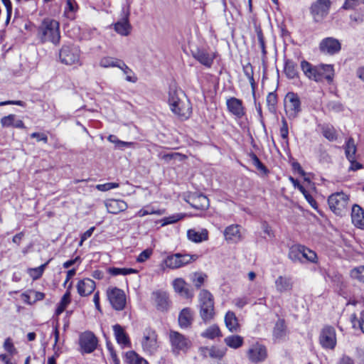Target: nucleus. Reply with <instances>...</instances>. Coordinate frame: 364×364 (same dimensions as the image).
I'll return each mask as SVG.
<instances>
[{
    "label": "nucleus",
    "instance_id": "1",
    "mask_svg": "<svg viewBox=\"0 0 364 364\" xmlns=\"http://www.w3.org/2000/svg\"><path fill=\"white\" fill-rule=\"evenodd\" d=\"M166 102L171 111L181 119H188L192 113L191 103L185 92L175 82L170 83Z\"/></svg>",
    "mask_w": 364,
    "mask_h": 364
},
{
    "label": "nucleus",
    "instance_id": "2",
    "mask_svg": "<svg viewBox=\"0 0 364 364\" xmlns=\"http://www.w3.org/2000/svg\"><path fill=\"white\" fill-rule=\"evenodd\" d=\"M37 36L42 43L50 41L58 45L60 40V23L50 18H45L37 27Z\"/></svg>",
    "mask_w": 364,
    "mask_h": 364
},
{
    "label": "nucleus",
    "instance_id": "3",
    "mask_svg": "<svg viewBox=\"0 0 364 364\" xmlns=\"http://www.w3.org/2000/svg\"><path fill=\"white\" fill-rule=\"evenodd\" d=\"M199 314L204 323L212 321L215 316L214 299L213 294L206 289H202L198 295Z\"/></svg>",
    "mask_w": 364,
    "mask_h": 364
},
{
    "label": "nucleus",
    "instance_id": "4",
    "mask_svg": "<svg viewBox=\"0 0 364 364\" xmlns=\"http://www.w3.org/2000/svg\"><path fill=\"white\" fill-rule=\"evenodd\" d=\"M80 50L78 46L68 43L63 44L59 51V58L62 63L71 65L80 60Z\"/></svg>",
    "mask_w": 364,
    "mask_h": 364
},
{
    "label": "nucleus",
    "instance_id": "5",
    "mask_svg": "<svg viewBox=\"0 0 364 364\" xmlns=\"http://www.w3.org/2000/svg\"><path fill=\"white\" fill-rule=\"evenodd\" d=\"M349 198L343 192L331 194L328 198L330 209L337 215H343L347 210Z\"/></svg>",
    "mask_w": 364,
    "mask_h": 364
},
{
    "label": "nucleus",
    "instance_id": "6",
    "mask_svg": "<svg viewBox=\"0 0 364 364\" xmlns=\"http://www.w3.org/2000/svg\"><path fill=\"white\" fill-rule=\"evenodd\" d=\"M120 18L112 26L114 30L122 36H127L130 34L132 26L129 22L130 6H123L121 11Z\"/></svg>",
    "mask_w": 364,
    "mask_h": 364
},
{
    "label": "nucleus",
    "instance_id": "7",
    "mask_svg": "<svg viewBox=\"0 0 364 364\" xmlns=\"http://www.w3.org/2000/svg\"><path fill=\"white\" fill-rule=\"evenodd\" d=\"M284 109L287 116L289 119L296 118L301 111V105L299 97L297 94L289 92L284 97Z\"/></svg>",
    "mask_w": 364,
    "mask_h": 364
},
{
    "label": "nucleus",
    "instance_id": "8",
    "mask_svg": "<svg viewBox=\"0 0 364 364\" xmlns=\"http://www.w3.org/2000/svg\"><path fill=\"white\" fill-rule=\"evenodd\" d=\"M107 299L112 307L116 311H122L126 307V295L124 291L118 287H110L107 290Z\"/></svg>",
    "mask_w": 364,
    "mask_h": 364
},
{
    "label": "nucleus",
    "instance_id": "9",
    "mask_svg": "<svg viewBox=\"0 0 364 364\" xmlns=\"http://www.w3.org/2000/svg\"><path fill=\"white\" fill-rule=\"evenodd\" d=\"M331 0H316L310 7V13L315 22H321L329 14Z\"/></svg>",
    "mask_w": 364,
    "mask_h": 364
},
{
    "label": "nucleus",
    "instance_id": "10",
    "mask_svg": "<svg viewBox=\"0 0 364 364\" xmlns=\"http://www.w3.org/2000/svg\"><path fill=\"white\" fill-rule=\"evenodd\" d=\"M79 346L82 354L94 352L98 345V338L92 331H87L79 336Z\"/></svg>",
    "mask_w": 364,
    "mask_h": 364
},
{
    "label": "nucleus",
    "instance_id": "11",
    "mask_svg": "<svg viewBox=\"0 0 364 364\" xmlns=\"http://www.w3.org/2000/svg\"><path fill=\"white\" fill-rule=\"evenodd\" d=\"M169 341L174 354H179L181 352L186 353L191 345V341L187 338L173 331H171L169 333Z\"/></svg>",
    "mask_w": 364,
    "mask_h": 364
},
{
    "label": "nucleus",
    "instance_id": "12",
    "mask_svg": "<svg viewBox=\"0 0 364 364\" xmlns=\"http://www.w3.org/2000/svg\"><path fill=\"white\" fill-rule=\"evenodd\" d=\"M198 257L196 255H182L178 253L167 257L164 260V264L166 267L177 269L189 264L192 261L196 260Z\"/></svg>",
    "mask_w": 364,
    "mask_h": 364
},
{
    "label": "nucleus",
    "instance_id": "13",
    "mask_svg": "<svg viewBox=\"0 0 364 364\" xmlns=\"http://www.w3.org/2000/svg\"><path fill=\"white\" fill-rule=\"evenodd\" d=\"M336 333L333 327L330 326H324L320 331L319 343L323 348L333 350L336 346Z\"/></svg>",
    "mask_w": 364,
    "mask_h": 364
},
{
    "label": "nucleus",
    "instance_id": "14",
    "mask_svg": "<svg viewBox=\"0 0 364 364\" xmlns=\"http://www.w3.org/2000/svg\"><path fill=\"white\" fill-rule=\"evenodd\" d=\"M247 356L252 363H261L265 361L268 356L266 346L258 342L252 344L247 351Z\"/></svg>",
    "mask_w": 364,
    "mask_h": 364
},
{
    "label": "nucleus",
    "instance_id": "15",
    "mask_svg": "<svg viewBox=\"0 0 364 364\" xmlns=\"http://www.w3.org/2000/svg\"><path fill=\"white\" fill-rule=\"evenodd\" d=\"M156 331L151 327H146L144 331V337L141 346L145 351L152 353L157 348Z\"/></svg>",
    "mask_w": 364,
    "mask_h": 364
},
{
    "label": "nucleus",
    "instance_id": "16",
    "mask_svg": "<svg viewBox=\"0 0 364 364\" xmlns=\"http://www.w3.org/2000/svg\"><path fill=\"white\" fill-rule=\"evenodd\" d=\"M186 201L196 210H205L210 205L208 198L202 193H190L186 196Z\"/></svg>",
    "mask_w": 364,
    "mask_h": 364
},
{
    "label": "nucleus",
    "instance_id": "17",
    "mask_svg": "<svg viewBox=\"0 0 364 364\" xmlns=\"http://www.w3.org/2000/svg\"><path fill=\"white\" fill-rule=\"evenodd\" d=\"M319 48L323 53L334 55L340 51L341 45L338 40L328 37L321 41Z\"/></svg>",
    "mask_w": 364,
    "mask_h": 364
},
{
    "label": "nucleus",
    "instance_id": "18",
    "mask_svg": "<svg viewBox=\"0 0 364 364\" xmlns=\"http://www.w3.org/2000/svg\"><path fill=\"white\" fill-rule=\"evenodd\" d=\"M226 105L228 111L235 115L237 118H242L245 114V108L242 105V101L236 97H230L227 100Z\"/></svg>",
    "mask_w": 364,
    "mask_h": 364
},
{
    "label": "nucleus",
    "instance_id": "19",
    "mask_svg": "<svg viewBox=\"0 0 364 364\" xmlns=\"http://www.w3.org/2000/svg\"><path fill=\"white\" fill-rule=\"evenodd\" d=\"M115 339L122 348L130 347L131 341L124 328L120 324H115L112 326Z\"/></svg>",
    "mask_w": 364,
    "mask_h": 364
},
{
    "label": "nucleus",
    "instance_id": "20",
    "mask_svg": "<svg viewBox=\"0 0 364 364\" xmlns=\"http://www.w3.org/2000/svg\"><path fill=\"white\" fill-rule=\"evenodd\" d=\"M96 31L95 28H90L87 25L83 26H76L73 28V33L80 41L91 40Z\"/></svg>",
    "mask_w": 364,
    "mask_h": 364
},
{
    "label": "nucleus",
    "instance_id": "21",
    "mask_svg": "<svg viewBox=\"0 0 364 364\" xmlns=\"http://www.w3.org/2000/svg\"><path fill=\"white\" fill-rule=\"evenodd\" d=\"M95 282L89 278L79 280L77 284V293L81 296H87L91 294L95 289Z\"/></svg>",
    "mask_w": 364,
    "mask_h": 364
},
{
    "label": "nucleus",
    "instance_id": "22",
    "mask_svg": "<svg viewBox=\"0 0 364 364\" xmlns=\"http://www.w3.org/2000/svg\"><path fill=\"white\" fill-rule=\"evenodd\" d=\"M173 287L175 291L184 298L190 299L193 296V291L188 288V284L182 278L174 279Z\"/></svg>",
    "mask_w": 364,
    "mask_h": 364
},
{
    "label": "nucleus",
    "instance_id": "23",
    "mask_svg": "<svg viewBox=\"0 0 364 364\" xmlns=\"http://www.w3.org/2000/svg\"><path fill=\"white\" fill-rule=\"evenodd\" d=\"M274 284L276 290L279 293L290 291L294 285L291 277L287 276H279Z\"/></svg>",
    "mask_w": 364,
    "mask_h": 364
},
{
    "label": "nucleus",
    "instance_id": "24",
    "mask_svg": "<svg viewBox=\"0 0 364 364\" xmlns=\"http://www.w3.org/2000/svg\"><path fill=\"white\" fill-rule=\"evenodd\" d=\"M193 311L190 308L183 309L178 315V324L181 328H188L193 321Z\"/></svg>",
    "mask_w": 364,
    "mask_h": 364
},
{
    "label": "nucleus",
    "instance_id": "25",
    "mask_svg": "<svg viewBox=\"0 0 364 364\" xmlns=\"http://www.w3.org/2000/svg\"><path fill=\"white\" fill-rule=\"evenodd\" d=\"M225 323L226 328L231 333H237L240 331L241 326L235 314L232 311H228L225 315Z\"/></svg>",
    "mask_w": 364,
    "mask_h": 364
},
{
    "label": "nucleus",
    "instance_id": "26",
    "mask_svg": "<svg viewBox=\"0 0 364 364\" xmlns=\"http://www.w3.org/2000/svg\"><path fill=\"white\" fill-rule=\"evenodd\" d=\"M192 55L196 60L207 68H210L213 63V56L204 50H193Z\"/></svg>",
    "mask_w": 364,
    "mask_h": 364
},
{
    "label": "nucleus",
    "instance_id": "27",
    "mask_svg": "<svg viewBox=\"0 0 364 364\" xmlns=\"http://www.w3.org/2000/svg\"><path fill=\"white\" fill-rule=\"evenodd\" d=\"M225 240L228 242L237 243L241 240L240 226L231 225L227 227L224 231Z\"/></svg>",
    "mask_w": 364,
    "mask_h": 364
},
{
    "label": "nucleus",
    "instance_id": "28",
    "mask_svg": "<svg viewBox=\"0 0 364 364\" xmlns=\"http://www.w3.org/2000/svg\"><path fill=\"white\" fill-rule=\"evenodd\" d=\"M301 68L304 75L309 79L317 82L318 76L319 75L318 65L314 66L310 63L303 60L301 63Z\"/></svg>",
    "mask_w": 364,
    "mask_h": 364
},
{
    "label": "nucleus",
    "instance_id": "29",
    "mask_svg": "<svg viewBox=\"0 0 364 364\" xmlns=\"http://www.w3.org/2000/svg\"><path fill=\"white\" fill-rule=\"evenodd\" d=\"M351 219L355 226L364 228V210L358 205L352 207Z\"/></svg>",
    "mask_w": 364,
    "mask_h": 364
},
{
    "label": "nucleus",
    "instance_id": "30",
    "mask_svg": "<svg viewBox=\"0 0 364 364\" xmlns=\"http://www.w3.org/2000/svg\"><path fill=\"white\" fill-rule=\"evenodd\" d=\"M273 338L275 341L283 340L287 336V326L283 318H279L273 328Z\"/></svg>",
    "mask_w": 364,
    "mask_h": 364
},
{
    "label": "nucleus",
    "instance_id": "31",
    "mask_svg": "<svg viewBox=\"0 0 364 364\" xmlns=\"http://www.w3.org/2000/svg\"><path fill=\"white\" fill-rule=\"evenodd\" d=\"M187 237L189 240L198 243L208 239V232L206 229H202L200 231L190 229L187 231Z\"/></svg>",
    "mask_w": 364,
    "mask_h": 364
},
{
    "label": "nucleus",
    "instance_id": "32",
    "mask_svg": "<svg viewBox=\"0 0 364 364\" xmlns=\"http://www.w3.org/2000/svg\"><path fill=\"white\" fill-rule=\"evenodd\" d=\"M319 75L317 82H323L324 80L328 82H332L333 77V68L331 65H318Z\"/></svg>",
    "mask_w": 364,
    "mask_h": 364
},
{
    "label": "nucleus",
    "instance_id": "33",
    "mask_svg": "<svg viewBox=\"0 0 364 364\" xmlns=\"http://www.w3.org/2000/svg\"><path fill=\"white\" fill-rule=\"evenodd\" d=\"M124 362L127 364H149L144 358L134 350H129L124 353Z\"/></svg>",
    "mask_w": 364,
    "mask_h": 364
},
{
    "label": "nucleus",
    "instance_id": "34",
    "mask_svg": "<svg viewBox=\"0 0 364 364\" xmlns=\"http://www.w3.org/2000/svg\"><path fill=\"white\" fill-rule=\"evenodd\" d=\"M79 6L75 0H66L64 15L70 20L75 18V13L78 11Z\"/></svg>",
    "mask_w": 364,
    "mask_h": 364
},
{
    "label": "nucleus",
    "instance_id": "35",
    "mask_svg": "<svg viewBox=\"0 0 364 364\" xmlns=\"http://www.w3.org/2000/svg\"><path fill=\"white\" fill-rule=\"evenodd\" d=\"M51 260H52L51 258L49 259L46 262H45L44 264H42L41 265H40L38 267L28 268L27 273L30 275V277L33 280H37V279H40L42 277V275L43 274V272H44L46 268L48 267V264L50 263V262Z\"/></svg>",
    "mask_w": 364,
    "mask_h": 364
},
{
    "label": "nucleus",
    "instance_id": "36",
    "mask_svg": "<svg viewBox=\"0 0 364 364\" xmlns=\"http://www.w3.org/2000/svg\"><path fill=\"white\" fill-rule=\"evenodd\" d=\"M107 272L112 276H118V275H129L132 274H137L138 270L136 269L131 268V267H112L107 269Z\"/></svg>",
    "mask_w": 364,
    "mask_h": 364
},
{
    "label": "nucleus",
    "instance_id": "37",
    "mask_svg": "<svg viewBox=\"0 0 364 364\" xmlns=\"http://www.w3.org/2000/svg\"><path fill=\"white\" fill-rule=\"evenodd\" d=\"M225 343L230 348L237 349L244 343V338L239 335H232L227 336L224 339Z\"/></svg>",
    "mask_w": 364,
    "mask_h": 364
},
{
    "label": "nucleus",
    "instance_id": "38",
    "mask_svg": "<svg viewBox=\"0 0 364 364\" xmlns=\"http://www.w3.org/2000/svg\"><path fill=\"white\" fill-rule=\"evenodd\" d=\"M301 264L304 261L310 262L312 263L317 262V255L313 250L306 247L304 245H301Z\"/></svg>",
    "mask_w": 364,
    "mask_h": 364
},
{
    "label": "nucleus",
    "instance_id": "39",
    "mask_svg": "<svg viewBox=\"0 0 364 364\" xmlns=\"http://www.w3.org/2000/svg\"><path fill=\"white\" fill-rule=\"evenodd\" d=\"M108 212L112 214H117L119 212L124 210L127 205L123 200H113L109 204H106Z\"/></svg>",
    "mask_w": 364,
    "mask_h": 364
},
{
    "label": "nucleus",
    "instance_id": "40",
    "mask_svg": "<svg viewBox=\"0 0 364 364\" xmlns=\"http://www.w3.org/2000/svg\"><path fill=\"white\" fill-rule=\"evenodd\" d=\"M284 73L289 79H294L297 76L296 63L292 60L286 59L284 63Z\"/></svg>",
    "mask_w": 364,
    "mask_h": 364
},
{
    "label": "nucleus",
    "instance_id": "41",
    "mask_svg": "<svg viewBox=\"0 0 364 364\" xmlns=\"http://www.w3.org/2000/svg\"><path fill=\"white\" fill-rule=\"evenodd\" d=\"M71 302V297L69 296L68 292H65V294L61 297L60 301L58 303L55 311V315L59 316L67 308V306L70 304Z\"/></svg>",
    "mask_w": 364,
    "mask_h": 364
},
{
    "label": "nucleus",
    "instance_id": "42",
    "mask_svg": "<svg viewBox=\"0 0 364 364\" xmlns=\"http://www.w3.org/2000/svg\"><path fill=\"white\" fill-rule=\"evenodd\" d=\"M201 336L208 339H214L222 336L221 331L217 325H212L201 333Z\"/></svg>",
    "mask_w": 364,
    "mask_h": 364
},
{
    "label": "nucleus",
    "instance_id": "43",
    "mask_svg": "<svg viewBox=\"0 0 364 364\" xmlns=\"http://www.w3.org/2000/svg\"><path fill=\"white\" fill-rule=\"evenodd\" d=\"M205 350L208 353L210 357L221 359L225 355L227 348L225 347L212 346L210 348H205Z\"/></svg>",
    "mask_w": 364,
    "mask_h": 364
},
{
    "label": "nucleus",
    "instance_id": "44",
    "mask_svg": "<svg viewBox=\"0 0 364 364\" xmlns=\"http://www.w3.org/2000/svg\"><path fill=\"white\" fill-rule=\"evenodd\" d=\"M301 245L292 246L289 251L288 257L294 263L301 264Z\"/></svg>",
    "mask_w": 364,
    "mask_h": 364
},
{
    "label": "nucleus",
    "instance_id": "45",
    "mask_svg": "<svg viewBox=\"0 0 364 364\" xmlns=\"http://www.w3.org/2000/svg\"><path fill=\"white\" fill-rule=\"evenodd\" d=\"M345 153L348 161H353L356 153V146L353 139L350 138L346 144Z\"/></svg>",
    "mask_w": 364,
    "mask_h": 364
},
{
    "label": "nucleus",
    "instance_id": "46",
    "mask_svg": "<svg viewBox=\"0 0 364 364\" xmlns=\"http://www.w3.org/2000/svg\"><path fill=\"white\" fill-rule=\"evenodd\" d=\"M120 67H119V69H121L123 73L127 75L126 76V80L130 82H136L138 80L136 75L134 73L132 69H130L124 61L122 63H119Z\"/></svg>",
    "mask_w": 364,
    "mask_h": 364
},
{
    "label": "nucleus",
    "instance_id": "47",
    "mask_svg": "<svg viewBox=\"0 0 364 364\" xmlns=\"http://www.w3.org/2000/svg\"><path fill=\"white\" fill-rule=\"evenodd\" d=\"M123 60L120 59H117L112 57H105L101 59L100 65L103 68H109V67H120L119 63H122Z\"/></svg>",
    "mask_w": 364,
    "mask_h": 364
},
{
    "label": "nucleus",
    "instance_id": "48",
    "mask_svg": "<svg viewBox=\"0 0 364 364\" xmlns=\"http://www.w3.org/2000/svg\"><path fill=\"white\" fill-rule=\"evenodd\" d=\"M267 105L271 113H275L277 110V95L275 92H269L267 96Z\"/></svg>",
    "mask_w": 364,
    "mask_h": 364
},
{
    "label": "nucleus",
    "instance_id": "49",
    "mask_svg": "<svg viewBox=\"0 0 364 364\" xmlns=\"http://www.w3.org/2000/svg\"><path fill=\"white\" fill-rule=\"evenodd\" d=\"M206 278L207 275L203 272H195L191 275V281L197 289L200 288Z\"/></svg>",
    "mask_w": 364,
    "mask_h": 364
},
{
    "label": "nucleus",
    "instance_id": "50",
    "mask_svg": "<svg viewBox=\"0 0 364 364\" xmlns=\"http://www.w3.org/2000/svg\"><path fill=\"white\" fill-rule=\"evenodd\" d=\"M184 216V214L177 213L170 215L168 217H165L161 219V226H165L169 224L175 223L178 220H181Z\"/></svg>",
    "mask_w": 364,
    "mask_h": 364
},
{
    "label": "nucleus",
    "instance_id": "51",
    "mask_svg": "<svg viewBox=\"0 0 364 364\" xmlns=\"http://www.w3.org/2000/svg\"><path fill=\"white\" fill-rule=\"evenodd\" d=\"M350 275L353 279L364 283V265L353 268Z\"/></svg>",
    "mask_w": 364,
    "mask_h": 364
},
{
    "label": "nucleus",
    "instance_id": "52",
    "mask_svg": "<svg viewBox=\"0 0 364 364\" xmlns=\"http://www.w3.org/2000/svg\"><path fill=\"white\" fill-rule=\"evenodd\" d=\"M250 158L252 159V164L255 166H256V168L259 170L260 171H262L263 173L264 174H267V173L269 172L268 169L267 168V167L261 162V161L259 160V159L257 157V156L254 154V153H252L250 154Z\"/></svg>",
    "mask_w": 364,
    "mask_h": 364
},
{
    "label": "nucleus",
    "instance_id": "53",
    "mask_svg": "<svg viewBox=\"0 0 364 364\" xmlns=\"http://www.w3.org/2000/svg\"><path fill=\"white\" fill-rule=\"evenodd\" d=\"M171 306L168 295L166 292H161V311H168Z\"/></svg>",
    "mask_w": 364,
    "mask_h": 364
},
{
    "label": "nucleus",
    "instance_id": "54",
    "mask_svg": "<svg viewBox=\"0 0 364 364\" xmlns=\"http://www.w3.org/2000/svg\"><path fill=\"white\" fill-rule=\"evenodd\" d=\"M323 135L330 141L336 139V134L334 129L328 125L322 127Z\"/></svg>",
    "mask_w": 364,
    "mask_h": 364
},
{
    "label": "nucleus",
    "instance_id": "55",
    "mask_svg": "<svg viewBox=\"0 0 364 364\" xmlns=\"http://www.w3.org/2000/svg\"><path fill=\"white\" fill-rule=\"evenodd\" d=\"M3 347L4 350L9 353L10 355H16L18 353L17 349L15 348L11 338H6Z\"/></svg>",
    "mask_w": 364,
    "mask_h": 364
},
{
    "label": "nucleus",
    "instance_id": "56",
    "mask_svg": "<svg viewBox=\"0 0 364 364\" xmlns=\"http://www.w3.org/2000/svg\"><path fill=\"white\" fill-rule=\"evenodd\" d=\"M256 32H257V40H258L260 48L262 50V59L264 60V58H266V55H267V50H266V47H265L264 36H263L262 30L259 28L257 29Z\"/></svg>",
    "mask_w": 364,
    "mask_h": 364
},
{
    "label": "nucleus",
    "instance_id": "57",
    "mask_svg": "<svg viewBox=\"0 0 364 364\" xmlns=\"http://www.w3.org/2000/svg\"><path fill=\"white\" fill-rule=\"evenodd\" d=\"M16 117V116L13 114L3 117L0 120L1 126L3 127H12Z\"/></svg>",
    "mask_w": 364,
    "mask_h": 364
},
{
    "label": "nucleus",
    "instance_id": "58",
    "mask_svg": "<svg viewBox=\"0 0 364 364\" xmlns=\"http://www.w3.org/2000/svg\"><path fill=\"white\" fill-rule=\"evenodd\" d=\"M119 186V183L116 182H108L103 184H97L96 188L100 191H107L113 188H118Z\"/></svg>",
    "mask_w": 364,
    "mask_h": 364
},
{
    "label": "nucleus",
    "instance_id": "59",
    "mask_svg": "<svg viewBox=\"0 0 364 364\" xmlns=\"http://www.w3.org/2000/svg\"><path fill=\"white\" fill-rule=\"evenodd\" d=\"M152 254V250L151 249H145L143 250L136 257V262L139 263L144 262L146 259H148Z\"/></svg>",
    "mask_w": 364,
    "mask_h": 364
},
{
    "label": "nucleus",
    "instance_id": "60",
    "mask_svg": "<svg viewBox=\"0 0 364 364\" xmlns=\"http://www.w3.org/2000/svg\"><path fill=\"white\" fill-rule=\"evenodd\" d=\"M280 135L283 139L287 140L289 135L288 124L287 120L283 117L282 119V127L280 128Z\"/></svg>",
    "mask_w": 364,
    "mask_h": 364
},
{
    "label": "nucleus",
    "instance_id": "61",
    "mask_svg": "<svg viewBox=\"0 0 364 364\" xmlns=\"http://www.w3.org/2000/svg\"><path fill=\"white\" fill-rule=\"evenodd\" d=\"M134 145H135L134 142H132V141L129 142V141H124L119 140L117 142V144L114 146V149H119L121 151H124L126 149L134 147Z\"/></svg>",
    "mask_w": 364,
    "mask_h": 364
},
{
    "label": "nucleus",
    "instance_id": "62",
    "mask_svg": "<svg viewBox=\"0 0 364 364\" xmlns=\"http://www.w3.org/2000/svg\"><path fill=\"white\" fill-rule=\"evenodd\" d=\"M81 262H82V258L80 257V256H76L75 258L70 259L67 260L66 262H65L63 264V267L65 269H68L71 266L75 265L76 264L77 266L80 265Z\"/></svg>",
    "mask_w": 364,
    "mask_h": 364
},
{
    "label": "nucleus",
    "instance_id": "63",
    "mask_svg": "<svg viewBox=\"0 0 364 364\" xmlns=\"http://www.w3.org/2000/svg\"><path fill=\"white\" fill-rule=\"evenodd\" d=\"M360 0H345L342 6V9L345 10L354 9L359 4Z\"/></svg>",
    "mask_w": 364,
    "mask_h": 364
},
{
    "label": "nucleus",
    "instance_id": "64",
    "mask_svg": "<svg viewBox=\"0 0 364 364\" xmlns=\"http://www.w3.org/2000/svg\"><path fill=\"white\" fill-rule=\"evenodd\" d=\"M95 230V227L92 226L90 228L87 230H86L85 232H83L80 236V240L79 242V245H82V243L87 240L89 237H90Z\"/></svg>",
    "mask_w": 364,
    "mask_h": 364
}]
</instances>
